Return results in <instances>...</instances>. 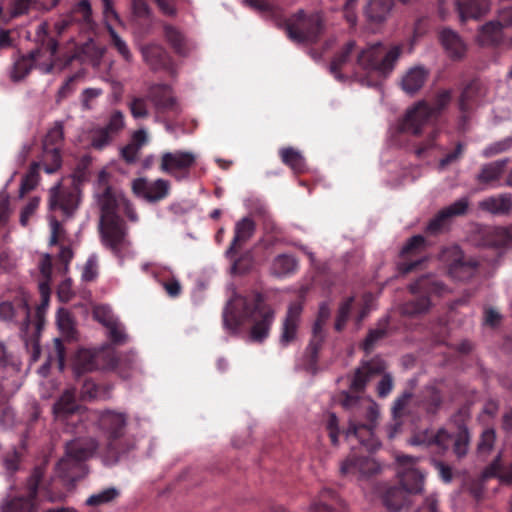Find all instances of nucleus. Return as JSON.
Segmentation results:
<instances>
[{"instance_id": "nucleus-15", "label": "nucleus", "mask_w": 512, "mask_h": 512, "mask_svg": "<svg viewBox=\"0 0 512 512\" xmlns=\"http://www.w3.org/2000/svg\"><path fill=\"white\" fill-rule=\"evenodd\" d=\"M197 161V154L189 150L167 151L161 155L160 169L176 181L190 178Z\"/></svg>"}, {"instance_id": "nucleus-5", "label": "nucleus", "mask_w": 512, "mask_h": 512, "mask_svg": "<svg viewBox=\"0 0 512 512\" xmlns=\"http://www.w3.org/2000/svg\"><path fill=\"white\" fill-rule=\"evenodd\" d=\"M418 458L398 455L396 457L397 476L401 486L388 488L383 497V504L390 512H400L409 503V496L423 491L425 475L416 464Z\"/></svg>"}, {"instance_id": "nucleus-48", "label": "nucleus", "mask_w": 512, "mask_h": 512, "mask_svg": "<svg viewBox=\"0 0 512 512\" xmlns=\"http://www.w3.org/2000/svg\"><path fill=\"white\" fill-rule=\"evenodd\" d=\"M39 169H40V163L39 162H33L30 165V168L27 172V174L23 177L20 188H19V197L23 198L24 195L33 189L38 185L40 180L39 175Z\"/></svg>"}, {"instance_id": "nucleus-64", "label": "nucleus", "mask_w": 512, "mask_h": 512, "mask_svg": "<svg viewBox=\"0 0 512 512\" xmlns=\"http://www.w3.org/2000/svg\"><path fill=\"white\" fill-rule=\"evenodd\" d=\"M37 5V0H12L10 14L12 17L24 15L36 8Z\"/></svg>"}, {"instance_id": "nucleus-39", "label": "nucleus", "mask_w": 512, "mask_h": 512, "mask_svg": "<svg viewBox=\"0 0 512 512\" xmlns=\"http://www.w3.org/2000/svg\"><path fill=\"white\" fill-rule=\"evenodd\" d=\"M297 260L289 254H281L274 258L271 273L276 277H287L297 269Z\"/></svg>"}, {"instance_id": "nucleus-25", "label": "nucleus", "mask_w": 512, "mask_h": 512, "mask_svg": "<svg viewBox=\"0 0 512 512\" xmlns=\"http://www.w3.org/2000/svg\"><path fill=\"white\" fill-rule=\"evenodd\" d=\"M41 472L36 469L28 483V497H19L2 506V512H33L32 500L36 496Z\"/></svg>"}, {"instance_id": "nucleus-55", "label": "nucleus", "mask_w": 512, "mask_h": 512, "mask_svg": "<svg viewBox=\"0 0 512 512\" xmlns=\"http://www.w3.org/2000/svg\"><path fill=\"white\" fill-rule=\"evenodd\" d=\"M105 129L114 137L119 134L125 127V115L120 110H113L108 118Z\"/></svg>"}, {"instance_id": "nucleus-61", "label": "nucleus", "mask_w": 512, "mask_h": 512, "mask_svg": "<svg viewBox=\"0 0 512 512\" xmlns=\"http://www.w3.org/2000/svg\"><path fill=\"white\" fill-rule=\"evenodd\" d=\"M56 321L61 332L66 336H71L74 330L73 319L67 309L60 308L57 312Z\"/></svg>"}, {"instance_id": "nucleus-47", "label": "nucleus", "mask_w": 512, "mask_h": 512, "mask_svg": "<svg viewBox=\"0 0 512 512\" xmlns=\"http://www.w3.org/2000/svg\"><path fill=\"white\" fill-rule=\"evenodd\" d=\"M280 155L282 161L294 172L301 173L305 170V159L300 151L288 147L281 149Z\"/></svg>"}, {"instance_id": "nucleus-27", "label": "nucleus", "mask_w": 512, "mask_h": 512, "mask_svg": "<svg viewBox=\"0 0 512 512\" xmlns=\"http://www.w3.org/2000/svg\"><path fill=\"white\" fill-rule=\"evenodd\" d=\"M310 512H347L344 502L331 489H322L318 500L310 506Z\"/></svg>"}, {"instance_id": "nucleus-59", "label": "nucleus", "mask_w": 512, "mask_h": 512, "mask_svg": "<svg viewBox=\"0 0 512 512\" xmlns=\"http://www.w3.org/2000/svg\"><path fill=\"white\" fill-rule=\"evenodd\" d=\"M512 148V136H508L504 139L496 141L487 147H485L482 151V155L484 157H492L497 154L506 152Z\"/></svg>"}, {"instance_id": "nucleus-6", "label": "nucleus", "mask_w": 512, "mask_h": 512, "mask_svg": "<svg viewBox=\"0 0 512 512\" xmlns=\"http://www.w3.org/2000/svg\"><path fill=\"white\" fill-rule=\"evenodd\" d=\"M128 109L135 120H143L153 114L155 122H163L164 114L180 113V105L167 84L152 85L146 95L129 96Z\"/></svg>"}, {"instance_id": "nucleus-8", "label": "nucleus", "mask_w": 512, "mask_h": 512, "mask_svg": "<svg viewBox=\"0 0 512 512\" xmlns=\"http://www.w3.org/2000/svg\"><path fill=\"white\" fill-rule=\"evenodd\" d=\"M98 448L93 437H77L66 443L65 454L56 465V473L62 479L75 482L87 474L85 462Z\"/></svg>"}, {"instance_id": "nucleus-17", "label": "nucleus", "mask_w": 512, "mask_h": 512, "mask_svg": "<svg viewBox=\"0 0 512 512\" xmlns=\"http://www.w3.org/2000/svg\"><path fill=\"white\" fill-rule=\"evenodd\" d=\"M0 320L10 323H18L20 331H28L30 326V307L25 296L16 298L13 302L0 303Z\"/></svg>"}, {"instance_id": "nucleus-31", "label": "nucleus", "mask_w": 512, "mask_h": 512, "mask_svg": "<svg viewBox=\"0 0 512 512\" xmlns=\"http://www.w3.org/2000/svg\"><path fill=\"white\" fill-rule=\"evenodd\" d=\"M255 232V223L249 217H244L235 224V233L233 240L226 251V257L232 258L235 254L237 245L248 241Z\"/></svg>"}, {"instance_id": "nucleus-4", "label": "nucleus", "mask_w": 512, "mask_h": 512, "mask_svg": "<svg viewBox=\"0 0 512 512\" xmlns=\"http://www.w3.org/2000/svg\"><path fill=\"white\" fill-rule=\"evenodd\" d=\"M342 406L351 413L346 439L356 440L367 451L376 450L380 443L374 436V427L379 417L377 403L368 397H359L343 392Z\"/></svg>"}, {"instance_id": "nucleus-44", "label": "nucleus", "mask_w": 512, "mask_h": 512, "mask_svg": "<svg viewBox=\"0 0 512 512\" xmlns=\"http://www.w3.org/2000/svg\"><path fill=\"white\" fill-rule=\"evenodd\" d=\"M483 479L498 477L501 482L512 483V464L508 468L501 465V453H499L493 462L482 472Z\"/></svg>"}, {"instance_id": "nucleus-30", "label": "nucleus", "mask_w": 512, "mask_h": 512, "mask_svg": "<svg viewBox=\"0 0 512 512\" xmlns=\"http://www.w3.org/2000/svg\"><path fill=\"white\" fill-rule=\"evenodd\" d=\"M441 44L451 59H461L466 53V45L453 30L445 28L439 35Z\"/></svg>"}, {"instance_id": "nucleus-26", "label": "nucleus", "mask_w": 512, "mask_h": 512, "mask_svg": "<svg viewBox=\"0 0 512 512\" xmlns=\"http://www.w3.org/2000/svg\"><path fill=\"white\" fill-rule=\"evenodd\" d=\"M455 8L460 22L479 20L490 10L489 0H455Z\"/></svg>"}, {"instance_id": "nucleus-58", "label": "nucleus", "mask_w": 512, "mask_h": 512, "mask_svg": "<svg viewBox=\"0 0 512 512\" xmlns=\"http://www.w3.org/2000/svg\"><path fill=\"white\" fill-rule=\"evenodd\" d=\"M454 437L455 435L449 433L445 428H440L433 433L432 446H436L439 452L444 453L449 449Z\"/></svg>"}, {"instance_id": "nucleus-42", "label": "nucleus", "mask_w": 512, "mask_h": 512, "mask_svg": "<svg viewBox=\"0 0 512 512\" xmlns=\"http://www.w3.org/2000/svg\"><path fill=\"white\" fill-rule=\"evenodd\" d=\"M507 162L508 159H501L484 165L477 179L486 184L497 181L503 174Z\"/></svg>"}, {"instance_id": "nucleus-36", "label": "nucleus", "mask_w": 512, "mask_h": 512, "mask_svg": "<svg viewBox=\"0 0 512 512\" xmlns=\"http://www.w3.org/2000/svg\"><path fill=\"white\" fill-rule=\"evenodd\" d=\"M479 208L494 215L508 213L512 208V198L510 194H501L488 197L479 202Z\"/></svg>"}, {"instance_id": "nucleus-46", "label": "nucleus", "mask_w": 512, "mask_h": 512, "mask_svg": "<svg viewBox=\"0 0 512 512\" xmlns=\"http://www.w3.org/2000/svg\"><path fill=\"white\" fill-rule=\"evenodd\" d=\"M164 35L168 43L178 54L186 55L188 53L189 49L186 39L178 29L171 25H165Z\"/></svg>"}, {"instance_id": "nucleus-60", "label": "nucleus", "mask_w": 512, "mask_h": 512, "mask_svg": "<svg viewBox=\"0 0 512 512\" xmlns=\"http://www.w3.org/2000/svg\"><path fill=\"white\" fill-rule=\"evenodd\" d=\"M452 98L451 90H442L437 93L430 109L433 112V118L436 119L439 114L449 105Z\"/></svg>"}, {"instance_id": "nucleus-38", "label": "nucleus", "mask_w": 512, "mask_h": 512, "mask_svg": "<svg viewBox=\"0 0 512 512\" xmlns=\"http://www.w3.org/2000/svg\"><path fill=\"white\" fill-rule=\"evenodd\" d=\"M503 25L500 21H489L482 25L477 35V41L482 46L497 44L502 39Z\"/></svg>"}, {"instance_id": "nucleus-37", "label": "nucleus", "mask_w": 512, "mask_h": 512, "mask_svg": "<svg viewBox=\"0 0 512 512\" xmlns=\"http://www.w3.org/2000/svg\"><path fill=\"white\" fill-rule=\"evenodd\" d=\"M484 244L495 248L512 247V234L506 228L489 227L484 232Z\"/></svg>"}, {"instance_id": "nucleus-54", "label": "nucleus", "mask_w": 512, "mask_h": 512, "mask_svg": "<svg viewBox=\"0 0 512 512\" xmlns=\"http://www.w3.org/2000/svg\"><path fill=\"white\" fill-rule=\"evenodd\" d=\"M107 30L111 37L112 44L117 49L118 53L127 61H132V54L127 43L119 36L111 24L107 23Z\"/></svg>"}, {"instance_id": "nucleus-35", "label": "nucleus", "mask_w": 512, "mask_h": 512, "mask_svg": "<svg viewBox=\"0 0 512 512\" xmlns=\"http://www.w3.org/2000/svg\"><path fill=\"white\" fill-rule=\"evenodd\" d=\"M393 5V0H369L364 12L370 22L381 23L388 18Z\"/></svg>"}, {"instance_id": "nucleus-21", "label": "nucleus", "mask_w": 512, "mask_h": 512, "mask_svg": "<svg viewBox=\"0 0 512 512\" xmlns=\"http://www.w3.org/2000/svg\"><path fill=\"white\" fill-rule=\"evenodd\" d=\"M94 318L106 329L109 339L115 344H123L127 341L125 327L114 315L111 307L106 304L98 305L93 310Z\"/></svg>"}, {"instance_id": "nucleus-1", "label": "nucleus", "mask_w": 512, "mask_h": 512, "mask_svg": "<svg viewBox=\"0 0 512 512\" xmlns=\"http://www.w3.org/2000/svg\"><path fill=\"white\" fill-rule=\"evenodd\" d=\"M100 209L99 232L101 242L122 264L124 259L134 255L128 228L120 217L125 214L131 222L138 221V215L131 202L120 192L105 186L96 193Z\"/></svg>"}, {"instance_id": "nucleus-14", "label": "nucleus", "mask_w": 512, "mask_h": 512, "mask_svg": "<svg viewBox=\"0 0 512 512\" xmlns=\"http://www.w3.org/2000/svg\"><path fill=\"white\" fill-rule=\"evenodd\" d=\"M46 48L49 52V61L47 62L40 61V50L33 51L28 56L19 57L14 62L12 70L10 72L12 80H22L30 72L33 65H35V67L38 68L44 74L51 73L53 71V68L57 65L58 41L53 38H49L47 41Z\"/></svg>"}, {"instance_id": "nucleus-33", "label": "nucleus", "mask_w": 512, "mask_h": 512, "mask_svg": "<svg viewBox=\"0 0 512 512\" xmlns=\"http://www.w3.org/2000/svg\"><path fill=\"white\" fill-rule=\"evenodd\" d=\"M383 366L374 361L367 362L359 367L351 380L350 388L354 391H362L365 389L370 377L373 374L381 373Z\"/></svg>"}, {"instance_id": "nucleus-19", "label": "nucleus", "mask_w": 512, "mask_h": 512, "mask_svg": "<svg viewBox=\"0 0 512 512\" xmlns=\"http://www.w3.org/2000/svg\"><path fill=\"white\" fill-rule=\"evenodd\" d=\"M379 463L370 456H348L340 465V473L345 477L367 478L380 471Z\"/></svg>"}, {"instance_id": "nucleus-63", "label": "nucleus", "mask_w": 512, "mask_h": 512, "mask_svg": "<svg viewBox=\"0 0 512 512\" xmlns=\"http://www.w3.org/2000/svg\"><path fill=\"white\" fill-rule=\"evenodd\" d=\"M352 303H353V297H349L344 302L341 303L339 310H338L337 318L335 321V329L337 331H341L345 327L346 322L350 316V312L352 309Z\"/></svg>"}, {"instance_id": "nucleus-43", "label": "nucleus", "mask_w": 512, "mask_h": 512, "mask_svg": "<svg viewBox=\"0 0 512 512\" xmlns=\"http://www.w3.org/2000/svg\"><path fill=\"white\" fill-rule=\"evenodd\" d=\"M388 326L389 316H384L378 321L377 326L369 331L363 342V349L365 352H371L376 343L387 335Z\"/></svg>"}, {"instance_id": "nucleus-49", "label": "nucleus", "mask_w": 512, "mask_h": 512, "mask_svg": "<svg viewBox=\"0 0 512 512\" xmlns=\"http://www.w3.org/2000/svg\"><path fill=\"white\" fill-rule=\"evenodd\" d=\"M64 144V127L61 122H56L46 133L43 141V148L62 149Z\"/></svg>"}, {"instance_id": "nucleus-10", "label": "nucleus", "mask_w": 512, "mask_h": 512, "mask_svg": "<svg viewBox=\"0 0 512 512\" xmlns=\"http://www.w3.org/2000/svg\"><path fill=\"white\" fill-rule=\"evenodd\" d=\"M409 290L412 294H425L424 296L403 303L399 306V312L403 316L416 317L426 313L430 307L431 302L428 294L443 295L448 291L447 286L436 279L432 275H424L418 278L414 283L409 285Z\"/></svg>"}, {"instance_id": "nucleus-9", "label": "nucleus", "mask_w": 512, "mask_h": 512, "mask_svg": "<svg viewBox=\"0 0 512 512\" xmlns=\"http://www.w3.org/2000/svg\"><path fill=\"white\" fill-rule=\"evenodd\" d=\"M401 55V47L393 46L387 50L381 42L367 45L357 53L356 62L366 71H374L386 76L395 67Z\"/></svg>"}, {"instance_id": "nucleus-52", "label": "nucleus", "mask_w": 512, "mask_h": 512, "mask_svg": "<svg viewBox=\"0 0 512 512\" xmlns=\"http://www.w3.org/2000/svg\"><path fill=\"white\" fill-rule=\"evenodd\" d=\"M413 397L412 391H404L401 395H399L395 401L393 402L391 412L394 420H399L403 416H405L407 412V408L409 403Z\"/></svg>"}, {"instance_id": "nucleus-2", "label": "nucleus", "mask_w": 512, "mask_h": 512, "mask_svg": "<svg viewBox=\"0 0 512 512\" xmlns=\"http://www.w3.org/2000/svg\"><path fill=\"white\" fill-rule=\"evenodd\" d=\"M223 327L231 335H238L247 320L253 321L248 339L263 342L269 335L275 318L274 310L265 302L260 293L250 298L234 295L223 310Z\"/></svg>"}, {"instance_id": "nucleus-23", "label": "nucleus", "mask_w": 512, "mask_h": 512, "mask_svg": "<svg viewBox=\"0 0 512 512\" xmlns=\"http://www.w3.org/2000/svg\"><path fill=\"white\" fill-rule=\"evenodd\" d=\"M302 311L303 304L301 301H296L289 305L280 335V344L283 347L288 346L296 339Z\"/></svg>"}, {"instance_id": "nucleus-7", "label": "nucleus", "mask_w": 512, "mask_h": 512, "mask_svg": "<svg viewBox=\"0 0 512 512\" xmlns=\"http://www.w3.org/2000/svg\"><path fill=\"white\" fill-rule=\"evenodd\" d=\"M137 368V356L134 352L117 357L115 353L108 349L91 350L80 349L75 357L73 369L77 376L85 372H92L97 369H113L123 377L132 376Z\"/></svg>"}, {"instance_id": "nucleus-51", "label": "nucleus", "mask_w": 512, "mask_h": 512, "mask_svg": "<svg viewBox=\"0 0 512 512\" xmlns=\"http://www.w3.org/2000/svg\"><path fill=\"white\" fill-rule=\"evenodd\" d=\"M113 138L114 136L104 126L96 127L91 131L90 145L96 150H102L112 142Z\"/></svg>"}, {"instance_id": "nucleus-57", "label": "nucleus", "mask_w": 512, "mask_h": 512, "mask_svg": "<svg viewBox=\"0 0 512 512\" xmlns=\"http://www.w3.org/2000/svg\"><path fill=\"white\" fill-rule=\"evenodd\" d=\"M469 449V433L466 428L461 429L453 439V451L458 458L464 457Z\"/></svg>"}, {"instance_id": "nucleus-3", "label": "nucleus", "mask_w": 512, "mask_h": 512, "mask_svg": "<svg viewBox=\"0 0 512 512\" xmlns=\"http://www.w3.org/2000/svg\"><path fill=\"white\" fill-rule=\"evenodd\" d=\"M86 423L97 422L99 432L105 440V447L101 452L104 465L110 466L118 463L135 449L134 441L125 438L127 415L122 412L106 410L85 412Z\"/></svg>"}, {"instance_id": "nucleus-50", "label": "nucleus", "mask_w": 512, "mask_h": 512, "mask_svg": "<svg viewBox=\"0 0 512 512\" xmlns=\"http://www.w3.org/2000/svg\"><path fill=\"white\" fill-rule=\"evenodd\" d=\"M120 492L115 487L105 488L97 493L92 494L87 500L86 504L89 506H99L107 504L119 496Z\"/></svg>"}, {"instance_id": "nucleus-12", "label": "nucleus", "mask_w": 512, "mask_h": 512, "mask_svg": "<svg viewBox=\"0 0 512 512\" xmlns=\"http://www.w3.org/2000/svg\"><path fill=\"white\" fill-rule=\"evenodd\" d=\"M439 260L448 276L455 281H467L476 274L477 261L467 257L458 245L444 247Z\"/></svg>"}, {"instance_id": "nucleus-20", "label": "nucleus", "mask_w": 512, "mask_h": 512, "mask_svg": "<svg viewBox=\"0 0 512 512\" xmlns=\"http://www.w3.org/2000/svg\"><path fill=\"white\" fill-rule=\"evenodd\" d=\"M132 190L137 197L153 203L168 196L170 183L162 178L149 180L145 177H140L133 180Z\"/></svg>"}, {"instance_id": "nucleus-18", "label": "nucleus", "mask_w": 512, "mask_h": 512, "mask_svg": "<svg viewBox=\"0 0 512 512\" xmlns=\"http://www.w3.org/2000/svg\"><path fill=\"white\" fill-rule=\"evenodd\" d=\"M432 120L434 118L430 105L420 101L406 112L403 120L399 123L398 129L401 132L417 135Z\"/></svg>"}, {"instance_id": "nucleus-34", "label": "nucleus", "mask_w": 512, "mask_h": 512, "mask_svg": "<svg viewBox=\"0 0 512 512\" xmlns=\"http://www.w3.org/2000/svg\"><path fill=\"white\" fill-rule=\"evenodd\" d=\"M143 60L153 70L165 68L168 63V55L164 48L157 44H149L141 47Z\"/></svg>"}, {"instance_id": "nucleus-28", "label": "nucleus", "mask_w": 512, "mask_h": 512, "mask_svg": "<svg viewBox=\"0 0 512 512\" xmlns=\"http://www.w3.org/2000/svg\"><path fill=\"white\" fill-rule=\"evenodd\" d=\"M151 275L163 287L168 296L176 298L181 294V284L170 268L153 265Z\"/></svg>"}, {"instance_id": "nucleus-11", "label": "nucleus", "mask_w": 512, "mask_h": 512, "mask_svg": "<svg viewBox=\"0 0 512 512\" xmlns=\"http://www.w3.org/2000/svg\"><path fill=\"white\" fill-rule=\"evenodd\" d=\"M285 30L295 43H313L323 31L322 17L319 13L307 15L300 10L285 22Z\"/></svg>"}, {"instance_id": "nucleus-22", "label": "nucleus", "mask_w": 512, "mask_h": 512, "mask_svg": "<svg viewBox=\"0 0 512 512\" xmlns=\"http://www.w3.org/2000/svg\"><path fill=\"white\" fill-rule=\"evenodd\" d=\"M131 8L130 24L133 33L137 37H145L151 33L156 23L153 12L145 0H132Z\"/></svg>"}, {"instance_id": "nucleus-56", "label": "nucleus", "mask_w": 512, "mask_h": 512, "mask_svg": "<svg viewBox=\"0 0 512 512\" xmlns=\"http://www.w3.org/2000/svg\"><path fill=\"white\" fill-rule=\"evenodd\" d=\"M425 246V238L421 235H415L411 237L406 245L402 248L401 255L405 257L416 256L425 249Z\"/></svg>"}, {"instance_id": "nucleus-40", "label": "nucleus", "mask_w": 512, "mask_h": 512, "mask_svg": "<svg viewBox=\"0 0 512 512\" xmlns=\"http://www.w3.org/2000/svg\"><path fill=\"white\" fill-rule=\"evenodd\" d=\"M420 404L428 414H436L442 404L440 391L433 385L425 386L422 390Z\"/></svg>"}, {"instance_id": "nucleus-29", "label": "nucleus", "mask_w": 512, "mask_h": 512, "mask_svg": "<svg viewBox=\"0 0 512 512\" xmlns=\"http://www.w3.org/2000/svg\"><path fill=\"white\" fill-rule=\"evenodd\" d=\"M40 272L43 280L39 282V292L41 296V303L37 307V313L40 314L46 310L50 301V281L52 276V260L49 254H45L39 264Z\"/></svg>"}, {"instance_id": "nucleus-16", "label": "nucleus", "mask_w": 512, "mask_h": 512, "mask_svg": "<svg viewBox=\"0 0 512 512\" xmlns=\"http://www.w3.org/2000/svg\"><path fill=\"white\" fill-rule=\"evenodd\" d=\"M85 412L90 410L78 407L75 403V394L72 390H66L59 400L53 406V413L57 420L67 421L69 424L76 426V432H81V428L87 429Z\"/></svg>"}, {"instance_id": "nucleus-41", "label": "nucleus", "mask_w": 512, "mask_h": 512, "mask_svg": "<svg viewBox=\"0 0 512 512\" xmlns=\"http://www.w3.org/2000/svg\"><path fill=\"white\" fill-rule=\"evenodd\" d=\"M62 149L43 148L41 154L40 167L42 166L47 174H54L62 166Z\"/></svg>"}, {"instance_id": "nucleus-53", "label": "nucleus", "mask_w": 512, "mask_h": 512, "mask_svg": "<svg viewBox=\"0 0 512 512\" xmlns=\"http://www.w3.org/2000/svg\"><path fill=\"white\" fill-rule=\"evenodd\" d=\"M324 322L319 321L316 319V321L313 324L312 329V338L310 340V343L308 345V349L311 351V353L316 356L318 353V350L320 346L322 345L324 339H325V330H324Z\"/></svg>"}, {"instance_id": "nucleus-24", "label": "nucleus", "mask_w": 512, "mask_h": 512, "mask_svg": "<svg viewBox=\"0 0 512 512\" xmlns=\"http://www.w3.org/2000/svg\"><path fill=\"white\" fill-rule=\"evenodd\" d=\"M469 206V198L464 196L454 201L449 206L440 210L433 219L430 220L427 230L431 233H437L446 224L451 217L460 216L466 213Z\"/></svg>"}, {"instance_id": "nucleus-45", "label": "nucleus", "mask_w": 512, "mask_h": 512, "mask_svg": "<svg viewBox=\"0 0 512 512\" xmlns=\"http://www.w3.org/2000/svg\"><path fill=\"white\" fill-rule=\"evenodd\" d=\"M355 47V41H349L342 49V51L331 62L329 70L336 79H343V76L338 71L351 62V53L355 50Z\"/></svg>"}, {"instance_id": "nucleus-32", "label": "nucleus", "mask_w": 512, "mask_h": 512, "mask_svg": "<svg viewBox=\"0 0 512 512\" xmlns=\"http://www.w3.org/2000/svg\"><path fill=\"white\" fill-rule=\"evenodd\" d=\"M429 71L424 66H414L403 76L401 85L403 90L410 95L419 91L427 80Z\"/></svg>"}, {"instance_id": "nucleus-62", "label": "nucleus", "mask_w": 512, "mask_h": 512, "mask_svg": "<svg viewBox=\"0 0 512 512\" xmlns=\"http://www.w3.org/2000/svg\"><path fill=\"white\" fill-rule=\"evenodd\" d=\"M496 441V433L494 429L487 428L485 429L480 437L479 443H478V452L480 454H489L495 444Z\"/></svg>"}, {"instance_id": "nucleus-13", "label": "nucleus", "mask_w": 512, "mask_h": 512, "mask_svg": "<svg viewBox=\"0 0 512 512\" xmlns=\"http://www.w3.org/2000/svg\"><path fill=\"white\" fill-rule=\"evenodd\" d=\"M80 203V188L75 175L63 178L49 189V209L71 216Z\"/></svg>"}]
</instances>
